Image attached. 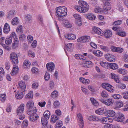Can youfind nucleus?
Instances as JSON below:
<instances>
[{"instance_id":"nucleus-1","label":"nucleus","mask_w":128,"mask_h":128,"mask_svg":"<svg viewBox=\"0 0 128 128\" xmlns=\"http://www.w3.org/2000/svg\"><path fill=\"white\" fill-rule=\"evenodd\" d=\"M56 14L58 18L60 21L63 20V19L60 18H64L67 15V9L64 6H60L56 8Z\"/></svg>"},{"instance_id":"nucleus-2","label":"nucleus","mask_w":128,"mask_h":128,"mask_svg":"<svg viewBox=\"0 0 128 128\" xmlns=\"http://www.w3.org/2000/svg\"><path fill=\"white\" fill-rule=\"evenodd\" d=\"M79 6H76L75 8L76 10L81 13H84L87 12L90 8L88 4L86 2L80 0L78 2Z\"/></svg>"},{"instance_id":"nucleus-3","label":"nucleus","mask_w":128,"mask_h":128,"mask_svg":"<svg viewBox=\"0 0 128 128\" xmlns=\"http://www.w3.org/2000/svg\"><path fill=\"white\" fill-rule=\"evenodd\" d=\"M25 106V104H21L18 108L16 111L17 114L20 116L19 119L21 120H24L25 117V116L23 114Z\"/></svg>"},{"instance_id":"nucleus-4","label":"nucleus","mask_w":128,"mask_h":128,"mask_svg":"<svg viewBox=\"0 0 128 128\" xmlns=\"http://www.w3.org/2000/svg\"><path fill=\"white\" fill-rule=\"evenodd\" d=\"M48 110L45 112L44 114V116L42 118V128H48Z\"/></svg>"},{"instance_id":"nucleus-5","label":"nucleus","mask_w":128,"mask_h":128,"mask_svg":"<svg viewBox=\"0 0 128 128\" xmlns=\"http://www.w3.org/2000/svg\"><path fill=\"white\" fill-rule=\"evenodd\" d=\"M10 57L13 64L16 65L18 64V58L16 53L14 52L10 54Z\"/></svg>"},{"instance_id":"nucleus-6","label":"nucleus","mask_w":128,"mask_h":128,"mask_svg":"<svg viewBox=\"0 0 128 128\" xmlns=\"http://www.w3.org/2000/svg\"><path fill=\"white\" fill-rule=\"evenodd\" d=\"M77 119L78 122V124L80 128H83L84 126L83 118L82 115L80 113L78 114Z\"/></svg>"},{"instance_id":"nucleus-7","label":"nucleus","mask_w":128,"mask_h":128,"mask_svg":"<svg viewBox=\"0 0 128 128\" xmlns=\"http://www.w3.org/2000/svg\"><path fill=\"white\" fill-rule=\"evenodd\" d=\"M90 40V37L88 36H84L79 38L77 41L78 42L85 43L88 42Z\"/></svg>"},{"instance_id":"nucleus-8","label":"nucleus","mask_w":128,"mask_h":128,"mask_svg":"<svg viewBox=\"0 0 128 128\" xmlns=\"http://www.w3.org/2000/svg\"><path fill=\"white\" fill-rule=\"evenodd\" d=\"M106 59L108 61L110 62H114L116 58L114 55L110 54H107L105 56Z\"/></svg>"},{"instance_id":"nucleus-9","label":"nucleus","mask_w":128,"mask_h":128,"mask_svg":"<svg viewBox=\"0 0 128 128\" xmlns=\"http://www.w3.org/2000/svg\"><path fill=\"white\" fill-rule=\"evenodd\" d=\"M115 120L117 122H122L124 120V115L121 113L118 114L115 117Z\"/></svg>"},{"instance_id":"nucleus-10","label":"nucleus","mask_w":128,"mask_h":128,"mask_svg":"<svg viewBox=\"0 0 128 128\" xmlns=\"http://www.w3.org/2000/svg\"><path fill=\"white\" fill-rule=\"evenodd\" d=\"M24 91H20L17 92L15 94L16 98V99L20 100L24 97Z\"/></svg>"},{"instance_id":"nucleus-11","label":"nucleus","mask_w":128,"mask_h":128,"mask_svg":"<svg viewBox=\"0 0 128 128\" xmlns=\"http://www.w3.org/2000/svg\"><path fill=\"white\" fill-rule=\"evenodd\" d=\"M107 109L106 108H102L96 110V113L98 115H102L105 114L107 112Z\"/></svg>"},{"instance_id":"nucleus-12","label":"nucleus","mask_w":128,"mask_h":128,"mask_svg":"<svg viewBox=\"0 0 128 128\" xmlns=\"http://www.w3.org/2000/svg\"><path fill=\"white\" fill-rule=\"evenodd\" d=\"M103 35L105 38H109L112 36V33L111 30H110L107 29L105 30L104 31Z\"/></svg>"},{"instance_id":"nucleus-13","label":"nucleus","mask_w":128,"mask_h":128,"mask_svg":"<svg viewBox=\"0 0 128 128\" xmlns=\"http://www.w3.org/2000/svg\"><path fill=\"white\" fill-rule=\"evenodd\" d=\"M101 102L107 106H112L113 103V101L112 98H110L106 100H102Z\"/></svg>"},{"instance_id":"nucleus-14","label":"nucleus","mask_w":128,"mask_h":128,"mask_svg":"<svg viewBox=\"0 0 128 128\" xmlns=\"http://www.w3.org/2000/svg\"><path fill=\"white\" fill-rule=\"evenodd\" d=\"M110 77L112 79L114 80L117 83H119L120 82V80L118 76L114 73H112L111 74Z\"/></svg>"},{"instance_id":"nucleus-15","label":"nucleus","mask_w":128,"mask_h":128,"mask_svg":"<svg viewBox=\"0 0 128 128\" xmlns=\"http://www.w3.org/2000/svg\"><path fill=\"white\" fill-rule=\"evenodd\" d=\"M111 8L110 4L109 2H106L103 6L104 9L106 10H109L111 9Z\"/></svg>"},{"instance_id":"nucleus-16","label":"nucleus","mask_w":128,"mask_h":128,"mask_svg":"<svg viewBox=\"0 0 128 128\" xmlns=\"http://www.w3.org/2000/svg\"><path fill=\"white\" fill-rule=\"evenodd\" d=\"M18 84L20 87V88L22 90V91H24V92H26V91L25 90L26 88V86L24 82H23L22 81H20L18 83Z\"/></svg>"},{"instance_id":"nucleus-17","label":"nucleus","mask_w":128,"mask_h":128,"mask_svg":"<svg viewBox=\"0 0 128 128\" xmlns=\"http://www.w3.org/2000/svg\"><path fill=\"white\" fill-rule=\"evenodd\" d=\"M86 17L88 19L91 20H94L96 17L95 15L92 14L90 13L86 15Z\"/></svg>"},{"instance_id":"nucleus-18","label":"nucleus","mask_w":128,"mask_h":128,"mask_svg":"<svg viewBox=\"0 0 128 128\" xmlns=\"http://www.w3.org/2000/svg\"><path fill=\"white\" fill-rule=\"evenodd\" d=\"M28 110H29V112L32 108H36L34 106V103L32 101H30L28 102L26 104Z\"/></svg>"},{"instance_id":"nucleus-19","label":"nucleus","mask_w":128,"mask_h":128,"mask_svg":"<svg viewBox=\"0 0 128 128\" xmlns=\"http://www.w3.org/2000/svg\"><path fill=\"white\" fill-rule=\"evenodd\" d=\"M10 30V28L9 25L7 23L5 24L4 28V33L7 34Z\"/></svg>"},{"instance_id":"nucleus-20","label":"nucleus","mask_w":128,"mask_h":128,"mask_svg":"<svg viewBox=\"0 0 128 128\" xmlns=\"http://www.w3.org/2000/svg\"><path fill=\"white\" fill-rule=\"evenodd\" d=\"M39 116L38 115H30L29 117V120L31 122H34L37 120Z\"/></svg>"},{"instance_id":"nucleus-21","label":"nucleus","mask_w":128,"mask_h":128,"mask_svg":"<svg viewBox=\"0 0 128 128\" xmlns=\"http://www.w3.org/2000/svg\"><path fill=\"white\" fill-rule=\"evenodd\" d=\"M65 37L68 40H74L76 38V36L74 34H72L65 35Z\"/></svg>"},{"instance_id":"nucleus-22","label":"nucleus","mask_w":128,"mask_h":128,"mask_svg":"<svg viewBox=\"0 0 128 128\" xmlns=\"http://www.w3.org/2000/svg\"><path fill=\"white\" fill-rule=\"evenodd\" d=\"M93 30L95 33L98 34L101 36L103 34L102 31L98 28L94 27L93 29Z\"/></svg>"},{"instance_id":"nucleus-23","label":"nucleus","mask_w":128,"mask_h":128,"mask_svg":"<svg viewBox=\"0 0 128 128\" xmlns=\"http://www.w3.org/2000/svg\"><path fill=\"white\" fill-rule=\"evenodd\" d=\"M29 112V110H28V114L30 115H33L37 114L36 113L37 110L36 108H32Z\"/></svg>"},{"instance_id":"nucleus-24","label":"nucleus","mask_w":128,"mask_h":128,"mask_svg":"<svg viewBox=\"0 0 128 128\" xmlns=\"http://www.w3.org/2000/svg\"><path fill=\"white\" fill-rule=\"evenodd\" d=\"M18 66L14 65L13 69L11 73V75L13 76L18 72Z\"/></svg>"},{"instance_id":"nucleus-25","label":"nucleus","mask_w":128,"mask_h":128,"mask_svg":"<svg viewBox=\"0 0 128 128\" xmlns=\"http://www.w3.org/2000/svg\"><path fill=\"white\" fill-rule=\"evenodd\" d=\"M90 121L98 122L99 120V118L97 116H90L88 118Z\"/></svg>"},{"instance_id":"nucleus-26","label":"nucleus","mask_w":128,"mask_h":128,"mask_svg":"<svg viewBox=\"0 0 128 128\" xmlns=\"http://www.w3.org/2000/svg\"><path fill=\"white\" fill-rule=\"evenodd\" d=\"M123 106L124 103L121 100L118 101L116 102L115 109H117L118 108L122 107Z\"/></svg>"},{"instance_id":"nucleus-27","label":"nucleus","mask_w":128,"mask_h":128,"mask_svg":"<svg viewBox=\"0 0 128 128\" xmlns=\"http://www.w3.org/2000/svg\"><path fill=\"white\" fill-rule=\"evenodd\" d=\"M18 38H16L14 40V41L12 45V47L13 48H15L18 46Z\"/></svg>"},{"instance_id":"nucleus-28","label":"nucleus","mask_w":128,"mask_h":128,"mask_svg":"<svg viewBox=\"0 0 128 128\" xmlns=\"http://www.w3.org/2000/svg\"><path fill=\"white\" fill-rule=\"evenodd\" d=\"M107 116L110 117H112L114 116L115 114L116 113L115 112L112 110H109L107 111Z\"/></svg>"},{"instance_id":"nucleus-29","label":"nucleus","mask_w":128,"mask_h":128,"mask_svg":"<svg viewBox=\"0 0 128 128\" xmlns=\"http://www.w3.org/2000/svg\"><path fill=\"white\" fill-rule=\"evenodd\" d=\"M66 49L68 51L71 52L74 47V45L72 44H66Z\"/></svg>"},{"instance_id":"nucleus-30","label":"nucleus","mask_w":128,"mask_h":128,"mask_svg":"<svg viewBox=\"0 0 128 128\" xmlns=\"http://www.w3.org/2000/svg\"><path fill=\"white\" fill-rule=\"evenodd\" d=\"M54 64L53 62L48 63V71L52 72L54 70Z\"/></svg>"},{"instance_id":"nucleus-31","label":"nucleus","mask_w":128,"mask_h":128,"mask_svg":"<svg viewBox=\"0 0 128 128\" xmlns=\"http://www.w3.org/2000/svg\"><path fill=\"white\" fill-rule=\"evenodd\" d=\"M59 118L56 115H52L51 118L50 122L53 123H55L58 120Z\"/></svg>"},{"instance_id":"nucleus-32","label":"nucleus","mask_w":128,"mask_h":128,"mask_svg":"<svg viewBox=\"0 0 128 128\" xmlns=\"http://www.w3.org/2000/svg\"><path fill=\"white\" fill-rule=\"evenodd\" d=\"M15 11L14 10H10L8 12L7 16V18L10 19L13 18L14 15Z\"/></svg>"},{"instance_id":"nucleus-33","label":"nucleus","mask_w":128,"mask_h":128,"mask_svg":"<svg viewBox=\"0 0 128 128\" xmlns=\"http://www.w3.org/2000/svg\"><path fill=\"white\" fill-rule=\"evenodd\" d=\"M30 62L29 61L26 60L24 62L23 65L25 68H28L30 67Z\"/></svg>"},{"instance_id":"nucleus-34","label":"nucleus","mask_w":128,"mask_h":128,"mask_svg":"<svg viewBox=\"0 0 128 128\" xmlns=\"http://www.w3.org/2000/svg\"><path fill=\"white\" fill-rule=\"evenodd\" d=\"M94 54L97 56L100 57L103 55V53L100 50H95L93 52Z\"/></svg>"},{"instance_id":"nucleus-35","label":"nucleus","mask_w":128,"mask_h":128,"mask_svg":"<svg viewBox=\"0 0 128 128\" xmlns=\"http://www.w3.org/2000/svg\"><path fill=\"white\" fill-rule=\"evenodd\" d=\"M100 64L102 66L106 68H108L110 66V64L103 62H101Z\"/></svg>"},{"instance_id":"nucleus-36","label":"nucleus","mask_w":128,"mask_h":128,"mask_svg":"<svg viewBox=\"0 0 128 128\" xmlns=\"http://www.w3.org/2000/svg\"><path fill=\"white\" fill-rule=\"evenodd\" d=\"M80 81L84 84H88L90 82V80L88 79L86 80L83 78H79Z\"/></svg>"},{"instance_id":"nucleus-37","label":"nucleus","mask_w":128,"mask_h":128,"mask_svg":"<svg viewBox=\"0 0 128 128\" xmlns=\"http://www.w3.org/2000/svg\"><path fill=\"white\" fill-rule=\"evenodd\" d=\"M11 23L12 25L14 26L18 24L19 22L18 18L17 17H16L13 19Z\"/></svg>"},{"instance_id":"nucleus-38","label":"nucleus","mask_w":128,"mask_h":128,"mask_svg":"<svg viewBox=\"0 0 128 128\" xmlns=\"http://www.w3.org/2000/svg\"><path fill=\"white\" fill-rule=\"evenodd\" d=\"M108 117H104L102 118H101L100 119L99 121H100V122L102 124H105L107 123L108 122Z\"/></svg>"},{"instance_id":"nucleus-39","label":"nucleus","mask_w":128,"mask_h":128,"mask_svg":"<svg viewBox=\"0 0 128 128\" xmlns=\"http://www.w3.org/2000/svg\"><path fill=\"white\" fill-rule=\"evenodd\" d=\"M33 91H30L28 93L26 96V98H33Z\"/></svg>"},{"instance_id":"nucleus-40","label":"nucleus","mask_w":128,"mask_h":128,"mask_svg":"<svg viewBox=\"0 0 128 128\" xmlns=\"http://www.w3.org/2000/svg\"><path fill=\"white\" fill-rule=\"evenodd\" d=\"M58 92L56 90L54 91L52 94L51 96L53 98H58Z\"/></svg>"},{"instance_id":"nucleus-41","label":"nucleus","mask_w":128,"mask_h":128,"mask_svg":"<svg viewBox=\"0 0 128 128\" xmlns=\"http://www.w3.org/2000/svg\"><path fill=\"white\" fill-rule=\"evenodd\" d=\"M12 42V38L11 37H8L6 38L5 43L6 44L8 45L11 44Z\"/></svg>"},{"instance_id":"nucleus-42","label":"nucleus","mask_w":128,"mask_h":128,"mask_svg":"<svg viewBox=\"0 0 128 128\" xmlns=\"http://www.w3.org/2000/svg\"><path fill=\"white\" fill-rule=\"evenodd\" d=\"M90 101L94 105L96 106L99 105L98 103L96 101V100L93 98H90Z\"/></svg>"},{"instance_id":"nucleus-43","label":"nucleus","mask_w":128,"mask_h":128,"mask_svg":"<svg viewBox=\"0 0 128 128\" xmlns=\"http://www.w3.org/2000/svg\"><path fill=\"white\" fill-rule=\"evenodd\" d=\"M64 24L65 27L68 28H70L72 26V24L67 20H65Z\"/></svg>"},{"instance_id":"nucleus-44","label":"nucleus","mask_w":128,"mask_h":128,"mask_svg":"<svg viewBox=\"0 0 128 128\" xmlns=\"http://www.w3.org/2000/svg\"><path fill=\"white\" fill-rule=\"evenodd\" d=\"M108 88L106 90L109 92H113L114 91V87L110 84L108 86Z\"/></svg>"},{"instance_id":"nucleus-45","label":"nucleus","mask_w":128,"mask_h":128,"mask_svg":"<svg viewBox=\"0 0 128 128\" xmlns=\"http://www.w3.org/2000/svg\"><path fill=\"white\" fill-rule=\"evenodd\" d=\"M32 16L30 15L27 14L25 16L24 19L27 22H29L32 19Z\"/></svg>"},{"instance_id":"nucleus-46","label":"nucleus","mask_w":128,"mask_h":128,"mask_svg":"<svg viewBox=\"0 0 128 128\" xmlns=\"http://www.w3.org/2000/svg\"><path fill=\"white\" fill-rule=\"evenodd\" d=\"M63 124L62 121H59L56 124L55 128H61Z\"/></svg>"},{"instance_id":"nucleus-47","label":"nucleus","mask_w":128,"mask_h":128,"mask_svg":"<svg viewBox=\"0 0 128 128\" xmlns=\"http://www.w3.org/2000/svg\"><path fill=\"white\" fill-rule=\"evenodd\" d=\"M28 121L27 120H25L23 122L21 126V127L22 128H26L28 126Z\"/></svg>"},{"instance_id":"nucleus-48","label":"nucleus","mask_w":128,"mask_h":128,"mask_svg":"<svg viewBox=\"0 0 128 128\" xmlns=\"http://www.w3.org/2000/svg\"><path fill=\"white\" fill-rule=\"evenodd\" d=\"M118 72L120 74H126L128 73L127 70L122 69H120L118 70Z\"/></svg>"},{"instance_id":"nucleus-49","label":"nucleus","mask_w":128,"mask_h":128,"mask_svg":"<svg viewBox=\"0 0 128 128\" xmlns=\"http://www.w3.org/2000/svg\"><path fill=\"white\" fill-rule=\"evenodd\" d=\"M112 96L114 99L116 100L121 99L122 98L121 95L118 94H114Z\"/></svg>"},{"instance_id":"nucleus-50","label":"nucleus","mask_w":128,"mask_h":128,"mask_svg":"<svg viewBox=\"0 0 128 128\" xmlns=\"http://www.w3.org/2000/svg\"><path fill=\"white\" fill-rule=\"evenodd\" d=\"M94 12L95 13H102V9L98 7H96L94 9Z\"/></svg>"},{"instance_id":"nucleus-51","label":"nucleus","mask_w":128,"mask_h":128,"mask_svg":"<svg viewBox=\"0 0 128 128\" xmlns=\"http://www.w3.org/2000/svg\"><path fill=\"white\" fill-rule=\"evenodd\" d=\"M75 57L77 59H80V60H84V56L80 54H76L75 55Z\"/></svg>"},{"instance_id":"nucleus-52","label":"nucleus","mask_w":128,"mask_h":128,"mask_svg":"<svg viewBox=\"0 0 128 128\" xmlns=\"http://www.w3.org/2000/svg\"><path fill=\"white\" fill-rule=\"evenodd\" d=\"M81 89L82 92L86 95H87L88 94L87 92V90L86 89V87L84 86H82L81 87Z\"/></svg>"},{"instance_id":"nucleus-53","label":"nucleus","mask_w":128,"mask_h":128,"mask_svg":"<svg viewBox=\"0 0 128 128\" xmlns=\"http://www.w3.org/2000/svg\"><path fill=\"white\" fill-rule=\"evenodd\" d=\"M101 96L103 98H107L108 96V95L107 92L105 91L102 92L101 94Z\"/></svg>"},{"instance_id":"nucleus-54","label":"nucleus","mask_w":128,"mask_h":128,"mask_svg":"<svg viewBox=\"0 0 128 128\" xmlns=\"http://www.w3.org/2000/svg\"><path fill=\"white\" fill-rule=\"evenodd\" d=\"M110 68L113 70H116L118 68V66L116 64H114L110 65Z\"/></svg>"},{"instance_id":"nucleus-55","label":"nucleus","mask_w":128,"mask_h":128,"mask_svg":"<svg viewBox=\"0 0 128 128\" xmlns=\"http://www.w3.org/2000/svg\"><path fill=\"white\" fill-rule=\"evenodd\" d=\"M39 86L38 83L37 82H35L32 84V88L34 89H36L38 88Z\"/></svg>"},{"instance_id":"nucleus-56","label":"nucleus","mask_w":128,"mask_h":128,"mask_svg":"<svg viewBox=\"0 0 128 128\" xmlns=\"http://www.w3.org/2000/svg\"><path fill=\"white\" fill-rule=\"evenodd\" d=\"M6 95L4 94H2L0 95V100L2 101L3 102L6 99Z\"/></svg>"},{"instance_id":"nucleus-57","label":"nucleus","mask_w":128,"mask_h":128,"mask_svg":"<svg viewBox=\"0 0 128 128\" xmlns=\"http://www.w3.org/2000/svg\"><path fill=\"white\" fill-rule=\"evenodd\" d=\"M117 34L119 36L122 37H125L126 36V32H118Z\"/></svg>"},{"instance_id":"nucleus-58","label":"nucleus","mask_w":128,"mask_h":128,"mask_svg":"<svg viewBox=\"0 0 128 128\" xmlns=\"http://www.w3.org/2000/svg\"><path fill=\"white\" fill-rule=\"evenodd\" d=\"M32 72L34 74H38L39 72L38 69L35 67H34L31 69Z\"/></svg>"},{"instance_id":"nucleus-59","label":"nucleus","mask_w":128,"mask_h":128,"mask_svg":"<svg viewBox=\"0 0 128 128\" xmlns=\"http://www.w3.org/2000/svg\"><path fill=\"white\" fill-rule=\"evenodd\" d=\"M60 105V104L58 100L55 101L53 104L54 108H56L58 107Z\"/></svg>"},{"instance_id":"nucleus-60","label":"nucleus","mask_w":128,"mask_h":128,"mask_svg":"<svg viewBox=\"0 0 128 128\" xmlns=\"http://www.w3.org/2000/svg\"><path fill=\"white\" fill-rule=\"evenodd\" d=\"M86 64L87 68H88L91 66L93 65L92 62L90 61H86Z\"/></svg>"},{"instance_id":"nucleus-61","label":"nucleus","mask_w":128,"mask_h":128,"mask_svg":"<svg viewBox=\"0 0 128 128\" xmlns=\"http://www.w3.org/2000/svg\"><path fill=\"white\" fill-rule=\"evenodd\" d=\"M73 16L76 19V21L81 19L80 16L78 14H74Z\"/></svg>"},{"instance_id":"nucleus-62","label":"nucleus","mask_w":128,"mask_h":128,"mask_svg":"<svg viewBox=\"0 0 128 128\" xmlns=\"http://www.w3.org/2000/svg\"><path fill=\"white\" fill-rule=\"evenodd\" d=\"M27 38L28 43H31L33 40V37L30 35L28 36Z\"/></svg>"},{"instance_id":"nucleus-63","label":"nucleus","mask_w":128,"mask_h":128,"mask_svg":"<svg viewBox=\"0 0 128 128\" xmlns=\"http://www.w3.org/2000/svg\"><path fill=\"white\" fill-rule=\"evenodd\" d=\"M122 20H119L114 22V23L113 24L114 25L118 26L121 24H122Z\"/></svg>"},{"instance_id":"nucleus-64","label":"nucleus","mask_w":128,"mask_h":128,"mask_svg":"<svg viewBox=\"0 0 128 128\" xmlns=\"http://www.w3.org/2000/svg\"><path fill=\"white\" fill-rule=\"evenodd\" d=\"M28 55L29 56H31L33 58H34L35 56V54L31 50L29 51Z\"/></svg>"}]
</instances>
